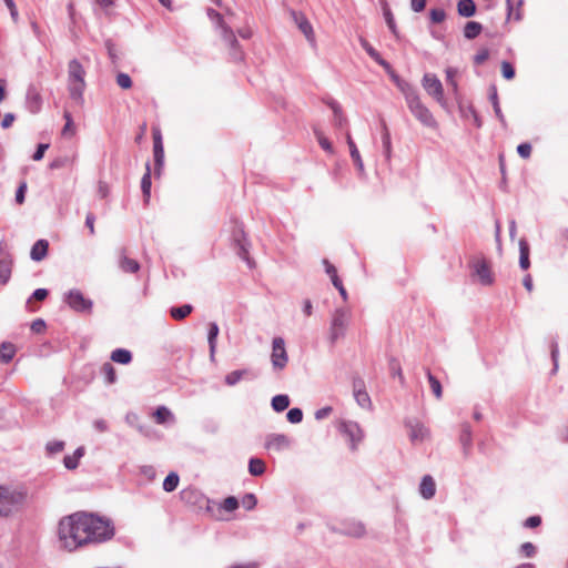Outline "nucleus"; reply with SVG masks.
I'll return each instance as SVG.
<instances>
[{
  "label": "nucleus",
  "instance_id": "nucleus-54",
  "mask_svg": "<svg viewBox=\"0 0 568 568\" xmlns=\"http://www.w3.org/2000/svg\"><path fill=\"white\" fill-rule=\"evenodd\" d=\"M446 14L445 11L442 9H433L430 10V20L434 23H440L445 20Z\"/></svg>",
  "mask_w": 568,
  "mask_h": 568
},
{
  "label": "nucleus",
  "instance_id": "nucleus-34",
  "mask_svg": "<svg viewBox=\"0 0 568 568\" xmlns=\"http://www.w3.org/2000/svg\"><path fill=\"white\" fill-rule=\"evenodd\" d=\"M483 27L479 22L469 21L464 28V37L471 40L480 34Z\"/></svg>",
  "mask_w": 568,
  "mask_h": 568
},
{
  "label": "nucleus",
  "instance_id": "nucleus-17",
  "mask_svg": "<svg viewBox=\"0 0 568 568\" xmlns=\"http://www.w3.org/2000/svg\"><path fill=\"white\" fill-rule=\"evenodd\" d=\"M291 439L284 434H271L266 438L265 446L268 449H275L277 452L286 449L291 446Z\"/></svg>",
  "mask_w": 568,
  "mask_h": 568
},
{
  "label": "nucleus",
  "instance_id": "nucleus-10",
  "mask_svg": "<svg viewBox=\"0 0 568 568\" xmlns=\"http://www.w3.org/2000/svg\"><path fill=\"white\" fill-rule=\"evenodd\" d=\"M405 426L408 428L409 439L414 444L422 443L429 436L428 428L416 418L407 419Z\"/></svg>",
  "mask_w": 568,
  "mask_h": 568
},
{
  "label": "nucleus",
  "instance_id": "nucleus-50",
  "mask_svg": "<svg viewBox=\"0 0 568 568\" xmlns=\"http://www.w3.org/2000/svg\"><path fill=\"white\" fill-rule=\"evenodd\" d=\"M222 508L229 513L234 511L239 508V500L234 496H230L224 499Z\"/></svg>",
  "mask_w": 568,
  "mask_h": 568
},
{
  "label": "nucleus",
  "instance_id": "nucleus-44",
  "mask_svg": "<svg viewBox=\"0 0 568 568\" xmlns=\"http://www.w3.org/2000/svg\"><path fill=\"white\" fill-rule=\"evenodd\" d=\"M287 420L292 424H298L303 420V412L301 408H291L286 414Z\"/></svg>",
  "mask_w": 568,
  "mask_h": 568
},
{
  "label": "nucleus",
  "instance_id": "nucleus-29",
  "mask_svg": "<svg viewBox=\"0 0 568 568\" xmlns=\"http://www.w3.org/2000/svg\"><path fill=\"white\" fill-rule=\"evenodd\" d=\"M151 169L150 164H146V171L141 180V189L144 197V202L148 203L151 195Z\"/></svg>",
  "mask_w": 568,
  "mask_h": 568
},
{
  "label": "nucleus",
  "instance_id": "nucleus-6",
  "mask_svg": "<svg viewBox=\"0 0 568 568\" xmlns=\"http://www.w3.org/2000/svg\"><path fill=\"white\" fill-rule=\"evenodd\" d=\"M422 85L426 93L432 97L440 106L447 105L443 84L436 74L425 73L422 79Z\"/></svg>",
  "mask_w": 568,
  "mask_h": 568
},
{
  "label": "nucleus",
  "instance_id": "nucleus-46",
  "mask_svg": "<svg viewBox=\"0 0 568 568\" xmlns=\"http://www.w3.org/2000/svg\"><path fill=\"white\" fill-rule=\"evenodd\" d=\"M241 504L246 510H252L257 504V498L254 494H245L241 500Z\"/></svg>",
  "mask_w": 568,
  "mask_h": 568
},
{
  "label": "nucleus",
  "instance_id": "nucleus-40",
  "mask_svg": "<svg viewBox=\"0 0 568 568\" xmlns=\"http://www.w3.org/2000/svg\"><path fill=\"white\" fill-rule=\"evenodd\" d=\"M314 134H315L316 140H317L318 144L321 145V148L324 151H326L327 153L333 154L334 148H333L332 143L329 142V140L325 136V134L321 130H317V129L314 130Z\"/></svg>",
  "mask_w": 568,
  "mask_h": 568
},
{
  "label": "nucleus",
  "instance_id": "nucleus-27",
  "mask_svg": "<svg viewBox=\"0 0 568 568\" xmlns=\"http://www.w3.org/2000/svg\"><path fill=\"white\" fill-rule=\"evenodd\" d=\"M519 252H520L519 265L523 270H527L530 266L529 244L527 243V241L525 239H521L519 241Z\"/></svg>",
  "mask_w": 568,
  "mask_h": 568
},
{
  "label": "nucleus",
  "instance_id": "nucleus-16",
  "mask_svg": "<svg viewBox=\"0 0 568 568\" xmlns=\"http://www.w3.org/2000/svg\"><path fill=\"white\" fill-rule=\"evenodd\" d=\"M209 16L216 21L219 27H221L223 32V38L229 42L231 47H236L239 44L233 31L225 26L223 17L217 11L211 9L209 10Z\"/></svg>",
  "mask_w": 568,
  "mask_h": 568
},
{
  "label": "nucleus",
  "instance_id": "nucleus-9",
  "mask_svg": "<svg viewBox=\"0 0 568 568\" xmlns=\"http://www.w3.org/2000/svg\"><path fill=\"white\" fill-rule=\"evenodd\" d=\"M333 530L341 535L355 538H361L366 532L364 524L354 519L342 521L338 527H333Z\"/></svg>",
  "mask_w": 568,
  "mask_h": 568
},
{
  "label": "nucleus",
  "instance_id": "nucleus-5",
  "mask_svg": "<svg viewBox=\"0 0 568 568\" xmlns=\"http://www.w3.org/2000/svg\"><path fill=\"white\" fill-rule=\"evenodd\" d=\"M337 430L348 439L349 448L356 450L358 444L364 438L363 429L359 424L354 420L342 419L337 424Z\"/></svg>",
  "mask_w": 568,
  "mask_h": 568
},
{
  "label": "nucleus",
  "instance_id": "nucleus-25",
  "mask_svg": "<svg viewBox=\"0 0 568 568\" xmlns=\"http://www.w3.org/2000/svg\"><path fill=\"white\" fill-rule=\"evenodd\" d=\"M153 415H154V418L158 424L163 425V424L174 423V415L165 406L158 407Z\"/></svg>",
  "mask_w": 568,
  "mask_h": 568
},
{
  "label": "nucleus",
  "instance_id": "nucleus-48",
  "mask_svg": "<svg viewBox=\"0 0 568 568\" xmlns=\"http://www.w3.org/2000/svg\"><path fill=\"white\" fill-rule=\"evenodd\" d=\"M272 355H286L285 342L282 337H275L273 339Z\"/></svg>",
  "mask_w": 568,
  "mask_h": 568
},
{
  "label": "nucleus",
  "instance_id": "nucleus-31",
  "mask_svg": "<svg viewBox=\"0 0 568 568\" xmlns=\"http://www.w3.org/2000/svg\"><path fill=\"white\" fill-rule=\"evenodd\" d=\"M248 473L252 476H262L265 473V463L261 458L252 457L248 460Z\"/></svg>",
  "mask_w": 568,
  "mask_h": 568
},
{
  "label": "nucleus",
  "instance_id": "nucleus-59",
  "mask_svg": "<svg viewBox=\"0 0 568 568\" xmlns=\"http://www.w3.org/2000/svg\"><path fill=\"white\" fill-rule=\"evenodd\" d=\"M27 191V183L22 182L16 193V201L18 204H22L24 202V194Z\"/></svg>",
  "mask_w": 568,
  "mask_h": 568
},
{
  "label": "nucleus",
  "instance_id": "nucleus-36",
  "mask_svg": "<svg viewBox=\"0 0 568 568\" xmlns=\"http://www.w3.org/2000/svg\"><path fill=\"white\" fill-rule=\"evenodd\" d=\"M288 405H290V398L287 395L280 394V395H275L272 398V408L277 413L285 410L288 407Z\"/></svg>",
  "mask_w": 568,
  "mask_h": 568
},
{
  "label": "nucleus",
  "instance_id": "nucleus-60",
  "mask_svg": "<svg viewBox=\"0 0 568 568\" xmlns=\"http://www.w3.org/2000/svg\"><path fill=\"white\" fill-rule=\"evenodd\" d=\"M332 410L331 406L322 407L315 412V418L317 420L324 419L332 413Z\"/></svg>",
  "mask_w": 568,
  "mask_h": 568
},
{
  "label": "nucleus",
  "instance_id": "nucleus-45",
  "mask_svg": "<svg viewBox=\"0 0 568 568\" xmlns=\"http://www.w3.org/2000/svg\"><path fill=\"white\" fill-rule=\"evenodd\" d=\"M519 550H520L521 555L527 558H532L537 554L536 546L530 541L524 542L520 546Z\"/></svg>",
  "mask_w": 568,
  "mask_h": 568
},
{
  "label": "nucleus",
  "instance_id": "nucleus-57",
  "mask_svg": "<svg viewBox=\"0 0 568 568\" xmlns=\"http://www.w3.org/2000/svg\"><path fill=\"white\" fill-rule=\"evenodd\" d=\"M49 149V144L47 143H40L37 148V151L34 152L32 159L34 161H40L43 159L45 151Z\"/></svg>",
  "mask_w": 568,
  "mask_h": 568
},
{
  "label": "nucleus",
  "instance_id": "nucleus-15",
  "mask_svg": "<svg viewBox=\"0 0 568 568\" xmlns=\"http://www.w3.org/2000/svg\"><path fill=\"white\" fill-rule=\"evenodd\" d=\"M153 154H154V164L156 172H160L163 161H164V149L162 143L161 131L158 128H153Z\"/></svg>",
  "mask_w": 568,
  "mask_h": 568
},
{
  "label": "nucleus",
  "instance_id": "nucleus-30",
  "mask_svg": "<svg viewBox=\"0 0 568 568\" xmlns=\"http://www.w3.org/2000/svg\"><path fill=\"white\" fill-rule=\"evenodd\" d=\"M354 398L357 405L361 406L362 408H372V400L365 388H356V392L354 393Z\"/></svg>",
  "mask_w": 568,
  "mask_h": 568
},
{
  "label": "nucleus",
  "instance_id": "nucleus-26",
  "mask_svg": "<svg viewBox=\"0 0 568 568\" xmlns=\"http://www.w3.org/2000/svg\"><path fill=\"white\" fill-rule=\"evenodd\" d=\"M328 105H329V108L332 109V111L334 113V123H335V125L337 128H344L347 124V119L344 115L341 105L337 102H335V101H331L328 103Z\"/></svg>",
  "mask_w": 568,
  "mask_h": 568
},
{
  "label": "nucleus",
  "instance_id": "nucleus-51",
  "mask_svg": "<svg viewBox=\"0 0 568 568\" xmlns=\"http://www.w3.org/2000/svg\"><path fill=\"white\" fill-rule=\"evenodd\" d=\"M500 69H501V74H503V77L505 79H507V80L514 79V77H515V69H514V67L509 62L503 61L501 65H500Z\"/></svg>",
  "mask_w": 568,
  "mask_h": 568
},
{
  "label": "nucleus",
  "instance_id": "nucleus-11",
  "mask_svg": "<svg viewBox=\"0 0 568 568\" xmlns=\"http://www.w3.org/2000/svg\"><path fill=\"white\" fill-rule=\"evenodd\" d=\"M68 305L75 312H90L92 302L83 296L79 290H71L67 295Z\"/></svg>",
  "mask_w": 568,
  "mask_h": 568
},
{
  "label": "nucleus",
  "instance_id": "nucleus-33",
  "mask_svg": "<svg viewBox=\"0 0 568 568\" xmlns=\"http://www.w3.org/2000/svg\"><path fill=\"white\" fill-rule=\"evenodd\" d=\"M193 307L190 304H184L182 306L172 307L170 310V315L175 321L184 320L192 312Z\"/></svg>",
  "mask_w": 568,
  "mask_h": 568
},
{
  "label": "nucleus",
  "instance_id": "nucleus-43",
  "mask_svg": "<svg viewBox=\"0 0 568 568\" xmlns=\"http://www.w3.org/2000/svg\"><path fill=\"white\" fill-rule=\"evenodd\" d=\"M389 371L393 377L397 376L399 378L400 384H404L405 379L403 376L402 367L399 363L396 361V358H392V361L389 362Z\"/></svg>",
  "mask_w": 568,
  "mask_h": 568
},
{
  "label": "nucleus",
  "instance_id": "nucleus-38",
  "mask_svg": "<svg viewBox=\"0 0 568 568\" xmlns=\"http://www.w3.org/2000/svg\"><path fill=\"white\" fill-rule=\"evenodd\" d=\"M179 481V475L174 471H171L163 480V490L166 493L174 491L178 488Z\"/></svg>",
  "mask_w": 568,
  "mask_h": 568
},
{
  "label": "nucleus",
  "instance_id": "nucleus-1",
  "mask_svg": "<svg viewBox=\"0 0 568 568\" xmlns=\"http://www.w3.org/2000/svg\"><path fill=\"white\" fill-rule=\"evenodd\" d=\"M113 536L114 527L111 520L93 514H72L63 517L58 526L60 546L68 551L108 541Z\"/></svg>",
  "mask_w": 568,
  "mask_h": 568
},
{
  "label": "nucleus",
  "instance_id": "nucleus-39",
  "mask_svg": "<svg viewBox=\"0 0 568 568\" xmlns=\"http://www.w3.org/2000/svg\"><path fill=\"white\" fill-rule=\"evenodd\" d=\"M219 335V326L216 323H210L209 325V333H207V341H209V345H210V353L211 355H214V353L216 352V348H215V342H216V337Z\"/></svg>",
  "mask_w": 568,
  "mask_h": 568
},
{
  "label": "nucleus",
  "instance_id": "nucleus-23",
  "mask_svg": "<svg viewBox=\"0 0 568 568\" xmlns=\"http://www.w3.org/2000/svg\"><path fill=\"white\" fill-rule=\"evenodd\" d=\"M49 243L47 240L37 241L30 252V256L33 261L40 262L48 254Z\"/></svg>",
  "mask_w": 568,
  "mask_h": 568
},
{
  "label": "nucleus",
  "instance_id": "nucleus-13",
  "mask_svg": "<svg viewBox=\"0 0 568 568\" xmlns=\"http://www.w3.org/2000/svg\"><path fill=\"white\" fill-rule=\"evenodd\" d=\"M233 242L237 247V255L244 260L250 267L254 266V262L250 258L246 236L243 230L236 229L233 232Z\"/></svg>",
  "mask_w": 568,
  "mask_h": 568
},
{
  "label": "nucleus",
  "instance_id": "nucleus-49",
  "mask_svg": "<svg viewBox=\"0 0 568 568\" xmlns=\"http://www.w3.org/2000/svg\"><path fill=\"white\" fill-rule=\"evenodd\" d=\"M445 73H446V81H447L448 85H450L454 91H457V88H458L457 81H456L457 70L449 67L445 70Z\"/></svg>",
  "mask_w": 568,
  "mask_h": 568
},
{
  "label": "nucleus",
  "instance_id": "nucleus-2",
  "mask_svg": "<svg viewBox=\"0 0 568 568\" xmlns=\"http://www.w3.org/2000/svg\"><path fill=\"white\" fill-rule=\"evenodd\" d=\"M398 89L404 94L407 108L412 115L425 128L438 130L439 123L433 112L423 102L418 92L407 82L400 81L397 75H393Z\"/></svg>",
  "mask_w": 568,
  "mask_h": 568
},
{
  "label": "nucleus",
  "instance_id": "nucleus-7",
  "mask_svg": "<svg viewBox=\"0 0 568 568\" xmlns=\"http://www.w3.org/2000/svg\"><path fill=\"white\" fill-rule=\"evenodd\" d=\"M471 270L483 285H491L494 283V274L491 272V266L486 258H474L471 261Z\"/></svg>",
  "mask_w": 568,
  "mask_h": 568
},
{
  "label": "nucleus",
  "instance_id": "nucleus-37",
  "mask_svg": "<svg viewBox=\"0 0 568 568\" xmlns=\"http://www.w3.org/2000/svg\"><path fill=\"white\" fill-rule=\"evenodd\" d=\"M426 375L434 395L436 396V398L439 399L443 395L442 384L439 379L435 375H433L429 368H426Z\"/></svg>",
  "mask_w": 568,
  "mask_h": 568
},
{
  "label": "nucleus",
  "instance_id": "nucleus-12",
  "mask_svg": "<svg viewBox=\"0 0 568 568\" xmlns=\"http://www.w3.org/2000/svg\"><path fill=\"white\" fill-rule=\"evenodd\" d=\"M258 375V371L253 368L236 369L225 376V384L234 386L241 381H254Z\"/></svg>",
  "mask_w": 568,
  "mask_h": 568
},
{
  "label": "nucleus",
  "instance_id": "nucleus-42",
  "mask_svg": "<svg viewBox=\"0 0 568 568\" xmlns=\"http://www.w3.org/2000/svg\"><path fill=\"white\" fill-rule=\"evenodd\" d=\"M64 446L65 444L63 440H51L47 443L45 450L48 455H54L61 453L64 449Z\"/></svg>",
  "mask_w": 568,
  "mask_h": 568
},
{
  "label": "nucleus",
  "instance_id": "nucleus-18",
  "mask_svg": "<svg viewBox=\"0 0 568 568\" xmlns=\"http://www.w3.org/2000/svg\"><path fill=\"white\" fill-rule=\"evenodd\" d=\"M119 265L125 273H136L140 270V264L136 260L130 258L126 255V250L121 248L119 251Z\"/></svg>",
  "mask_w": 568,
  "mask_h": 568
},
{
  "label": "nucleus",
  "instance_id": "nucleus-52",
  "mask_svg": "<svg viewBox=\"0 0 568 568\" xmlns=\"http://www.w3.org/2000/svg\"><path fill=\"white\" fill-rule=\"evenodd\" d=\"M19 349L11 342H3L0 346V355H14Z\"/></svg>",
  "mask_w": 568,
  "mask_h": 568
},
{
  "label": "nucleus",
  "instance_id": "nucleus-61",
  "mask_svg": "<svg viewBox=\"0 0 568 568\" xmlns=\"http://www.w3.org/2000/svg\"><path fill=\"white\" fill-rule=\"evenodd\" d=\"M491 101H493V104H494V110H495L496 115L500 120H504V115L501 113V110H500V106H499V103H498V97H497V92L496 91H494V93L491 94Z\"/></svg>",
  "mask_w": 568,
  "mask_h": 568
},
{
  "label": "nucleus",
  "instance_id": "nucleus-22",
  "mask_svg": "<svg viewBox=\"0 0 568 568\" xmlns=\"http://www.w3.org/2000/svg\"><path fill=\"white\" fill-rule=\"evenodd\" d=\"M361 44L373 60L382 65L387 72H392L390 64L381 57V54L368 43L367 40L361 39Z\"/></svg>",
  "mask_w": 568,
  "mask_h": 568
},
{
  "label": "nucleus",
  "instance_id": "nucleus-21",
  "mask_svg": "<svg viewBox=\"0 0 568 568\" xmlns=\"http://www.w3.org/2000/svg\"><path fill=\"white\" fill-rule=\"evenodd\" d=\"M85 448L83 446L78 447L73 454L65 455L63 458V465L69 470H74L78 468L80 459L84 456Z\"/></svg>",
  "mask_w": 568,
  "mask_h": 568
},
{
  "label": "nucleus",
  "instance_id": "nucleus-14",
  "mask_svg": "<svg viewBox=\"0 0 568 568\" xmlns=\"http://www.w3.org/2000/svg\"><path fill=\"white\" fill-rule=\"evenodd\" d=\"M292 18L307 41L315 43V33L308 19L302 12L292 11Z\"/></svg>",
  "mask_w": 568,
  "mask_h": 568
},
{
  "label": "nucleus",
  "instance_id": "nucleus-58",
  "mask_svg": "<svg viewBox=\"0 0 568 568\" xmlns=\"http://www.w3.org/2000/svg\"><path fill=\"white\" fill-rule=\"evenodd\" d=\"M541 524V518L540 516H530L528 517L525 523H524V526L526 528H536L538 527L539 525Z\"/></svg>",
  "mask_w": 568,
  "mask_h": 568
},
{
  "label": "nucleus",
  "instance_id": "nucleus-56",
  "mask_svg": "<svg viewBox=\"0 0 568 568\" xmlns=\"http://www.w3.org/2000/svg\"><path fill=\"white\" fill-rule=\"evenodd\" d=\"M531 145L529 143H521L517 146V152L523 159L530 158L531 154Z\"/></svg>",
  "mask_w": 568,
  "mask_h": 568
},
{
  "label": "nucleus",
  "instance_id": "nucleus-8",
  "mask_svg": "<svg viewBox=\"0 0 568 568\" xmlns=\"http://www.w3.org/2000/svg\"><path fill=\"white\" fill-rule=\"evenodd\" d=\"M349 320H351L349 310L338 308L335 311V313L333 314L332 325H331L333 338H337L338 336L344 334Z\"/></svg>",
  "mask_w": 568,
  "mask_h": 568
},
{
  "label": "nucleus",
  "instance_id": "nucleus-41",
  "mask_svg": "<svg viewBox=\"0 0 568 568\" xmlns=\"http://www.w3.org/2000/svg\"><path fill=\"white\" fill-rule=\"evenodd\" d=\"M63 116L65 119V124L62 129V135L67 136H72L75 132V129H74V125H73V120H72V116H71V113L69 111H64L63 113Z\"/></svg>",
  "mask_w": 568,
  "mask_h": 568
},
{
  "label": "nucleus",
  "instance_id": "nucleus-47",
  "mask_svg": "<svg viewBox=\"0 0 568 568\" xmlns=\"http://www.w3.org/2000/svg\"><path fill=\"white\" fill-rule=\"evenodd\" d=\"M116 84L123 90H129L132 87V80L129 74L121 72L116 75Z\"/></svg>",
  "mask_w": 568,
  "mask_h": 568
},
{
  "label": "nucleus",
  "instance_id": "nucleus-19",
  "mask_svg": "<svg viewBox=\"0 0 568 568\" xmlns=\"http://www.w3.org/2000/svg\"><path fill=\"white\" fill-rule=\"evenodd\" d=\"M419 494L424 499H432L436 494V484L430 475H425L419 484Z\"/></svg>",
  "mask_w": 568,
  "mask_h": 568
},
{
  "label": "nucleus",
  "instance_id": "nucleus-20",
  "mask_svg": "<svg viewBox=\"0 0 568 568\" xmlns=\"http://www.w3.org/2000/svg\"><path fill=\"white\" fill-rule=\"evenodd\" d=\"M459 442L463 446L464 454L467 456L470 453L473 446V432L470 425L467 423L462 425Z\"/></svg>",
  "mask_w": 568,
  "mask_h": 568
},
{
  "label": "nucleus",
  "instance_id": "nucleus-3",
  "mask_svg": "<svg viewBox=\"0 0 568 568\" xmlns=\"http://www.w3.org/2000/svg\"><path fill=\"white\" fill-rule=\"evenodd\" d=\"M27 489L21 486L0 485V517L18 511L26 503Z\"/></svg>",
  "mask_w": 568,
  "mask_h": 568
},
{
  "label": "nucleus",
  "instance_id": "nucleus-35",
  "mask_svg": "<svg viewBox=\"0 0 568 568\" xmlns=\"http://www.w3.org/2000/svg\"><path fill=\"white\" fill-rule=\"evenodd\" d=\"M101 375L106 385H112L116 382L115 369L111 363H104L101 367Z\"/></svg>",
  "mask_w": 568,
  "mask_h": 568
},
{
  "label": "nucleus",
  "instance_id": "nucleus-24",
  "mask_svg": "<svg viewBox=\"0 0 568 568\" xmlns=\"http://www.w3.org/2000/svg\"><path fill=\"white\" fill-rule=\"evenodd\" d=\"M346 142L348 144V148H349V153H351V158L352 160L354 161L355 165L357 166V170L363 173L364 172V164H363V160L361 158V154L358 152V149L351 135L349 132H346Z\"/></svg>",
  "mask_w": 568,
  "mask_h": 568
},
{
  "label": "nucleus",
  "instance_id": "nucleus-62",
  "mask_svg": "<svg viewBox=\"0 0 568 568\" xmlns=\"http://www.w3.org/2000/svg\"><path fill=\"white\" fill-rule=\"evenodd\" d=\"M49 292L45 288H38L33 292L32 298L36 301H44L48 297Z\"/></svg>",
  "mask_w": 568,
  "mask_h": 568
},
{
  "label": "nucleus",
  "instance_id": "nucleus-4",
  "mask_svg": "<svg viewBox=\"0 0 568 568\" xmlns=\"http://www.w3.org/2000/svg\"><path fill=\"white\" fill-rule=\"evenodd\" d=\"M85 70L78 60H71L68 65V90L72 100L83 103L85 89Z\"/></svg>",
  "mask_w": 568,
  "mask_h": 568
},
{
  "label": "nucleus",
  "instance_id": "nucleus-28",
  "mask_svg": "<svg viewBox=\"0 0 568 568\" xmlns=\"http://www.w3.org/2000/svg\"><path fill=\"white\" fill-rule=\"evenodd\" d=\"M457 11L462 17H473L476 12V6L473 0H459Z\"/></svg>",
  "mask_w": 568,
  "mask_h": 568
},
{
  "label": "nucleus",
  "instance_id": "nucleus-53",
  "mask_svg": "<svg viewBox=\"0 0 568 568\" xmlns=\"http://www.w3.org/2000/svg\"><path fill=\"white\" fill-rule=\"evenodd\" d=\"M288 357H272V365L275 372L282 371L286 367Z\"/></svg>",
  "mask_w": 568,
  "mask_h": 568
},
{
  "label": "nucleus",
  "instance_id": "nucleus-63",
  "mask_svg": "<svg viewBox=\"0 0 568 568\" xmlns=\"http://www.w3.org/2000/svg\"><path fill=\"white\" fill-rule=\"evenodd\" d=\"M410 7L415 12H420L426 7V0H412Z\"/></svg>",
  "mask_w": 568,
  "mask_h": 568
},
{
  "label": "nucleus",
  "instance_id": "nucleus-55",
  "mask_svg": "<svg viewBox=\"0 0 568 568\" xmlns=\"http://www.w3.org/2000/svg\"><path fill=\"white\" fill-rule=\"evenodd\" d=\"M489 58V51L488 49L484 48L480 49L474 57V62L476 64H483L487 59Z\"/></svg>",
  "mask_w": 568,
  "mask_h": 568
},
{
  "label": "nucleus",
  "instance_id": "nucleus-64",
  "mask_svg": "<svg viewBox=\"0 0 568 568\" xmlns=\"http://www.w3.org/2000/svg\"><path fill=\"white\" fill-rule=\"evenodd\" d=\"M323 264L325 266V271L327 273V275L332 278L334 275L337 274V270L336 267L329 263L328 260H323Z\"/></svg>",
  "mask_w": 568,
  "mask_h": 568
},
{
  "label": "nucleus",
  "instance_id": "nucleus-32",
  "mask_svg": "<svg viewBox=\"0 0 568 568\" xmlns=\"http://www.w3.org/2000/svg\"><path fill=\"white\" fill-rule=\"evenodd\" d=\"M12 272V261L9 258L0 260V283L7 284Z\"/></svg>",
  "mask_w": 568,
  "mask_h": 568
}]
</instances>
